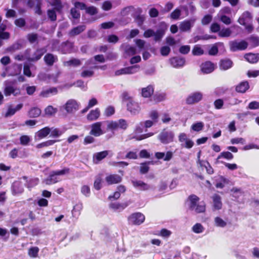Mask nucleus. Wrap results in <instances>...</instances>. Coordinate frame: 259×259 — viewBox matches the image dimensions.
I'll use <instances>...</instances> for the list:
<instances>
[{"instance_id":"obj_1","label":"nucleus","mask_w":259,"mask_h":259,"mask_svg":"<svg viewBox=\"0 0 259 259\" xmlns=\"http://www.w3.org/2000/svg\"><path fill=\"white\" fill-rule=\"evenodd\" d=\"M187 202L190 210L199 213L204 212L206 209V205L204 201L199 202V198L195 195L189 196Z\"/></svg>"},{"instance_id":"obj_2","label":"nucleus","mask_w":259,"mask_h":259,"mask_svg":"<svg viewBox=\"0 0 259 259\" xmlns=\"http://www.w3.org/2000/svg\"><path fill=\"white\" fill-rule=\"evenodd\" d=\"M167 29V25L166 23L161 22L159 24L158 28L156 31L151 29H148L144 32L143 35L146 38L153 36L155 41H159L161 40Z\"/></svg>"},{"instance_id":"obj_3","label":"nucleus","mask_w":259,"mask_h":259,"mask_svg":"<svg viewBox=\"0 0 259 259\" xmlns=\"http://www.w3.org/2000/svg\"><path fill=\"white\" fill-rule=\"evenodd\" d=\"M108 130L114 132L119 129L125 130L127 127L126 121L123 119L117 121H107L105 122Z\"/></svg>"},{"instance_id":"obj_4","label":"nucleus","mask_w":259,"mask_h":259,"mask_svg":"<svg viewBox=\"0 0 259 259\" xmlns=\"http://www.w3.org/2000/svg\"><path fill=\"white\" fill-rule=\"evenodd\" d=\"M15 82V81L10 80H6L4 82V85L5 86L4 94L5 96H9L11 94H13L15 96H16L20 94V89L12 85Z\"/></svg>"},{"instance_id":"obj_5","label":"nucleus","mask_w":259,"mask_h":259,"mask_svg":"<svg viewBox=\"0 0 259 259\" xmlns=\"http://www.w3.org/2000/svg\"><path fill=\"white\" fill-rule=\"evenodd\" d=\"M174 136L172 132L164 130L158 135V139L162 143L166 144L173 141Z\"/></svg>"},{"instance_id":"obj_6","label":"nucleus","mask_w":259,"mask_h":259,"mask_svg":"<svg viewBox=\"0 0 259 259\" xmlns=\"http://www.w3.org/2000/svg\"><path fill=\"white\" fill-rule=\"evenodd\" d=\"M145 216L140 212L132 214L128 218V223L133 225H140L145 220Z\"/></svg>"},{"instance_id":"obj_7","label":"nucleus","mask_w":259,"mask_h":259,"mask_svg":"<svg viewBox=\"0 0 259 259\" xmlns=\"http://www.w3.org/2000/svg\"><path fill=\"white\" fill-rule=\"evenodd\" d=\"M63 107L67 112L74 113L79 109L80 104L74 99H70L66 102Z\"/></svg>"},{"instance_id":"obj_8","label":"nucleus","mask_w":259,"mask_h":259,"mask_svg":"<svg viewBox=\"0 0 259 259\" xmlns=\"http://www.w3.org/2000/svg\"><path fill=\"white\" fill-rule=\"evenodd\" d=\"M139 65H134L121 68L115 72V75L119 76L125 74H132L137 72L139 70Z\"/></svg>"},{"instance_id":"obj_9","label":"nucleus","mask_w":259,"mask_h":259,"mask_svg":"<svg viewBox=\"0 0 259 259\" xmlns=\"http://www.w3.org/2000/svg\"><path fill=\"white\" fill-rule=\"evenodd\" d=\"M142 126V123H140V124L136 126L134 131V134L135 135L131 137V139H135L136 140L140 141L153 136V134L152 133H149L148 134L141 135L140 136H137L136 134L141 133L143 132Z\"/></svg>"},{"instance_id":"obj_10","label":"nucleus","mask_w":259,"mask_h":259,"mask_svg":"<svg viewBox=\"0 0 259 259\" xmlns=\"http://www.w3.org/2000/svg\"><path fill=\"white\" fill-rule=\"evenodd\" d=\"M178 138L179 142L181 143V146L186 148H191L194 144L192 140L187 138V136L185 133H180Z\"/></svg>"},{"instance_id":"obj_11","label":"nucleus","mask_w":259,"mask_h":259,"mask_svg":"<svg viewBox=\"0 0 259 259\" xmlns=\"http://www.w3.org/2000/svg\"><path fill=\"white\" fill-rule=\"evenodd\" d=\"M230 50L235 52L238 50H244L247 47L248 44L244 40L238 41L236 40L230 42Z\"/></svg>"},{"instance_id":"obj_12","label":"nucleus","mask_w":259,"mask_h":259,"mask_svg":"<svg viewBox=\"0 0 259 259\" xmlns=\"http://www.w3.org/2000/svg\"><path fill=\"white\" fill-rule=\"evenodd\" d=\"M103 122H97L91 125V130L90 134L96 137L100 136L105 133L102 129V125Z\"/></svg>"},{"instance_id":"obj_13","label":"nucleus","mask_w":259,"mask_h":259,"mask_svg":"<svg viewBox=\"0 0 259 259\" xmlns=\"http://www.w3.org/2000/svg\"><path fill=\"white\" fill-rule=\"evenodd\" d=\"M211 204L213 211L218 210L222 208L223 203L221 197L217 194H213L211 197Z\"/></svg>"},{"instance_id":"obj_14","label":"nucleus","mask_w":259,"mask_h":259,"mask_svg":"<svg viewBox=\"0 0 259 259\" xmlns=\"http://www.w3.org/2000/svg\"><path fill=\"white\" fill-rule=\"evenodd\" d=\"M121 49L124 51L125 58L135 55L140 52V50L137 52L135 47L130 46L128 44H123L120 47Z\"/></svg>"},{"instance_id":"obj_15","label":"nucleus","mask_w":259,"mask_h":259,"mask_svg":"<svg viewBox=\"0 0 259 259\" xmlns=\"http://www.w3.org/2000/svg\"><path fill=\"white\" fill-rule=\"evenodd\" d=\"M127 110L131 112V114L136 115L138 114L140 110L141 107L139 104L134 101H130L126 104Z\"/></svg>"},{"instance_id":"obj_16","label":"nucleus","mask_w":259,"mask_h":259,"mask_svg":"<svg viewBox=\"0 0 259 259\" xmlns=\"http://www.w3.org/2000/svg\"><path fill=\"white\" fill-rule=\"evenodd\" d=\"M252 20V17L251 13L248 11H245L239 18L238 22L242 25H246L251 23Z\"/></svg>"},{"instance_id":"obj_17","label":"nucleus","mask_w":259,"mask_h":259,"mask_svg":"<svg viewBox=\"0 0 259 259\" xmlns=\"http://www.w3.org/2000/svg\"><path fill=\"white\" fill-rule=\"evenodd\" d=\"M203 95L200 92H195L191 94L186 99V102L188 104H193L201 101L202 99Z\"/></svg>"},{"instance_id":"obj_18","label":"nucleus","mask_w":259,"mask_h":259,"mask_svg":"<svg viewBox=\"0 0 259 259\" xmlns=\"http://www.w3.org/2000/svg\"><path fill=\"white\" fill-rule=\"evenodd\" d=\"M195 21V19H193L182 22L179 25L180 30L183 32L189 31L193 27Z\"/></svg>"},{"instance_id":"obj_19","label":"nucleus","mask_w":259,"mask_h":259,"mask_svg":"<svg viewBox=\"0 0 259 259\" xmlns=\"http://www.w3.org/2000/svg\"><path fill=\"white\" fill-rule=\"evenodd\" d=\"M200 67L202 72L206 74L212 72L215 68L214 64L210 61L202 63Z\"/></svg>"},{"instance_id":"obj_20","label":"nucleus","mask_w":259,"mask_h":259,"mask_svg":"<svg viewBox=\"0 0 259 259\" xmlns=\"http://www.w3.org/2000/svg\"><path fill=\"white\" fill-rule=\"evenodd\" d=\"M46 51L47 50L45 48L37 49L28 58V60L32 62L37 61L41 58Z\"/></svg>"},{"instance_id":"obj_21","label":"nucleus","mask_w":259,"mask_h":259,"mask_svg":"<svg viewBox=\"0 0 259 259\" xmlns=\"http://www.w3.org/2000/svg\"><path fill=\"white\" fill-rule=\"evenodd\" d=\"M23 107V104H18L16 107H14L12 105H9L8 106V109L7 112L5 113L4 116L5 117H8L15 114V113L20 110Z\"/></svg>"},{"instance_id":"obj_22","label":"nucleus","mask_w":259,"mask_h":259,"mask_svg":"<svg viewBox=\"0 0 259 259\" xmlns=\"http://www.w3.org/2000/svg\"><path fill=\"white\" fill-rule=\"evenodd\" d=\"M12 194L14 195L21 194L24 191L22 184L19 181L14 182L12 185Z\"/></svg>"},{"instance_id":"obj_23","label":"nucleus","mask_w":259,"mask_h":259,"mask_svg":"<svg viewBox=\"0 0 259 259\" xmlns=\"http://www.w3.org/2000/svg\"><path fill=\"white\" fill-rule=\"evenodd\" d=\"M105 180L108 185H112L120 183L122 178L118 175H110L106 177Z\"/></svg>"},{"instance_id":"obj_24","label":"nucleus","mask_w":259,"mask_h":259,"mask_svg":"<svg viewBox=\"0 0 259 259\" xmlns=\"http://www.w3.org/2000/svg\"><path fill=\"white\" fill-rule=\"evenodd\" d=\"M51 132V128L45 127L35 133V139L40 140L46 137Z\"/></svg>"},{"instance_id":"obj_25","label":"nucleus","mask_w":259,"mask_h":259,"mask_svg":"<svg viewBox=\"0 0 259 259\" xmlns=\"http://www.w3.org/2000/svg\"><path fill=\"white\" fill-rule=\"evenodd\" d=\"M57 89L55 87H52L49 89L42 90L40 93L39 96L42 98H48L51 95L57 94Z\"/></svg>"},{"instance_id":"obj_26","label":"nucleus","mask_w":259,"mask_h":259,"mask_svg":"<svg viewBox=\"0 0 259 259\" xmlns=\"http://www.w3.org/2000/svg\"><path fill=\"white\" fill-rule=\"evenodd\" d=\"M173 156V153L171 151H167L166 153L164 152H156L155 157L158 159H163L164 161L170 160Z\"/></svg>"},{"instance_id":"obj_27","label":"nucleus","mask_w":259,"mask_h":259,"mask_svg":"<svg viewBox=\"0 0 259 259\" xmlns=\"http://www.w3.org/2000/svg\"><path fill=\"white\" fill-rule=\"evenodd\" d=\"M73 45L72 42L67 41L62 43L60 47L59 50L63 54L70 53L72 52Z\"/></svg>"},{"instance_id":"obj_28","label":"nucleus","mask_w":259,"mask_h":259,"mask_svg":"<svg viewBox=\"0 0 259 259\" xmlns=\"http://www.w3.org/2000/svg\"><path fill=\"white\" fill-rule=\"evenodd\" d=\"M171 65L175 68H179L183 67L185 63V61L183 58L179 57H174L170 60Z\"/></svg>"},{"instance_id":"obj_29","label":"nucleus","mask_w":259,"mask_h":259,"mask_svg":"<svg viewBox=\"0 0 259 259\" xmlns=\"http://www.w3.org/2000/svg\"><path fill=\"white\" fill-rule=\"evenodd\" d=\"M132 183L135 188L142 191L147 190L150 188L149 185L142 181H132Z\"/></svg>"},{"instance_id":"obj_30","label":"nucleus","mask_w":259,"mask_h":259,"mask_svg":"<svg viewBox=\"0 0 259 259\" xmlns=\"http://www.w3.org/2000/svg\"><path fill=\"white\" fill-rule=\"evenodd\" d=\"M108 154V151L97 152L93 155V162L98 164L101 160L105 158Z\"/></svg>"},{"instance_id":"obj_31","label":"nucleus","mask_w":259,"mask_h":259,"mask_svg":"<svg viewBox=\"0 0 259 259\" xmlns=\"http://www.w3.org/2000/svg\"><path fill=\"white\" fill-rule=\"evenodd\" d=\"M60 181L59 178L55 173L54 171H52L49 177L44 181V182L47 185H51L56 183Z\"/></svg>"},{"instance_id":"obj_32","label":"nucleus","mask_w":259,"mask_h":259,"mask_svg":"<svg viewBox=\"0 0 259 259\" xmlns=\"http://www.w3.org/2000/svg\"><path fill=\"white\" fill-rule=\"evenodd\" d=\"M44 60L48 65L52 66L58 61V58L57 56L48 53L45 56Z\"/></svg>"},{"instance_id":"obj_33","label":"nucleus","mask_w":259,"mask_h":259,"mask_svg":"<svg viewBox=\"0 0 259 259\" xmlns=\"http://www.w3.org/2000/svg\"><path fill=\"white\" fill-rule=\"evenodd\" d=\"M154 92V88L152 85H148L141 90V95L144 98L150 97Z\"/></svg>"},{"instance_id":"obj_34","label":"nucleus","mask_w":259,"mask_h":259,"mask_svg":"<svg viewBox=\"0 0 259 259\" xmlns=\"http://www.w3.org/2000/svg\"><path fill=\"white\" fill-rule=\"evenodd\" d=\"M249 88V83L247 81L240 82L236 87V91L237 92L244 93Z\"/></svg>"},{"instance_id":"obj_35","label":"nucleus","mask_w":259,"mask_h":259,"mask_svg":"<svg viewBox=\"0 0 259 259\" xmlns=\"http://www.w3.org/2000/svg\"><path fill=\"white\" fill-rule=\"evenodd\" d=\"M233 65L232 61L228 59H223L220 61V67L222 70H226L230 68Z\"/></svg>"},{"instance_id":"obj_36","label":"nucleus","mask_w":259,"mask_h":259,"mask_svg":"<svg viewBox=\"0 0 259 259\" xmlns=\"http://www.w3.org/2000/svg\"><path fill=\"white\" fill-rule=\"evenodd\" d=\"M233 155L230 152H222L217 157L216 159V163H222V161H220V159L224 158L228 160H231L233 158Z\"/></svg>"},{"instance_id":"obj_37","label":"nucleus","mask_w":259,"mask_h":259,"mask_svg":"<svg viewBox=\"0 0 259 259\" xmlns=\"http://www.w3.org/2000/svg\"><path fill=\"white\" fill-rule=\"evenodd\" d=\"M100 115V111L99 108L91 110L87 115V118L90 120L97 119Z\"/></svg>"},{"instance_id":"obj_38","label":"nucleus","mask_w":259,"mask_h":259,"mask_svg":"<svg viewBox=\"0 0 259 259\" xmlns=\"http://www.w3.org/2000/svg\"><path fill=\"white\" fill-rule=\"evenodd\" d=\"M85 29V25H80L77 26L70 30L69 32V35L71 36L78 35L81 32L83 31Z\"/></svg>"},{"instance_id":"obj_39","label":"nucleus","mask_w":259,"mask_h":259,"mask_svg":"<svg viewBox=\"0 0 259 259\" xmlns=\"http://www.w3.org/2000/svg\"><path fill=\"white\" fill-rule=\"evenodd\" d=\"M127 205V203H112L110 204V207L114 210L121 211L124 209Z\"/></svg>"},{"instance_id":"obj_40","label":"nucleus","mask_w":259,"mask_h":259,"mask_svg":"<svg viewBox=\"0 0 259 259\" xmlns=\"http://www.w3.org/2000/svg\"><path fill=\"white\" fill-rule=\"evenodd\" d=\"M41 114V110L37 107L32 108L28 112V115L31 118L38 117Z\"/></svg>"},{"instance_id":"obj_41","label":"nucleus","mask_w":259,"mask_h":259,"mask_svg":"<svg viewBox=\"0 0 259 259\" xmlns=\"http://www.w3.org/2000/svg\"><path fill=\"white\" fill-rule=\"evenodd\" d=\"M58 109L51 105L47 106L45 109V114L47 116H52L57 112Z\"/></svg>"},{"instance_id":"obj_42","label":"nucleus","mask_w":259,"mask_h":259,"mask_svg":"<svg viewBox=\"0 0 259 259\" xmlns=\"http://www.w3.org/2000/svg\"><path fill=\"white\" fill-rule=\"evenodd\" d=\"M214 223L215 226L221 228H224L227 225V223L219 217H217L214 219Z\"/></svg>"},{"instance_id":"obj_43","label":"nucleus","mask_w":259,"mask_h":259,"mask_svg":"<svg viewBox=\"0 0 259 259\" xmlns=\"http://www.w3.org/2000/svg\"><path fill=\"white\" fill-rule=\"evenodd\" d=\"M231 34L232 30L230 28H223L218 33L219 36L222 37H228Z\"/></svg>"},{"instance_id":"obj_44","label":"nucleus","mask_w":259,"mask_h":259,"mask_svg":"<svg viewBox=\"0 0 259 259\" xmlns=\"http://www.w3.org/2000/svg\"><path fill=\"white\" fill-rule=\"evenodd\" d=\"M166 94L164 93H157L152 97V100L155 102H160L166 99Z\"/></svg>"},{"instance_id":"obj_45","label":"nucleus","mask_w":259,"mask_h":259,"mask_svg":"<svg viewBox=\"0 0 259 259\" xmlns=\"http://www.w3.org/2000/svg\"><path fill=\"white\" fill-rule=\"evenodd\" d=\"M245 59L251 63H254L258 61V58L257 55L254 54L249 53L246 54L244 56Z\"/></svg>"},{"instance_id":"obj_46","label":"nucleus","mask_w":259,"mask_h":259,"mask_svg":"<svg viewBox=\"0 0 259 259\" xmlns=\"http://www.w3.org/2000/svg\"><path fill=\"white\" fill-rule=\"evenodd\" d=\"M223 42H218L214 45L209 50V54L210 55H215L218 52V47H223Z\"/></svg>"},{"instance_id":"obj_47","label":"nucleus","mask_w":259,"mask_h":259,"mask_svg":"<svg viewBox=\"0 0 259 259\" xmlns=\"http://www.w3.org/2000/svg\"><path fill=\"white\" fill-rule=\"evenodd\" d=\"M64 65L67 66H78L81 65V61L77 59H72L65 62Z\"/></svg>"},{"instance_id":"obj_48","label":"nucleus","mask_w":259,"mask_h":259,"mask_svg":"<svg viewBox=\"0 0 259 259\" xmlns=\"http://www.w3.org/2000/svg\"><path fill=\"white\" fill-rule=\"evenodd\" d=\"M192 231L197 234L202 233L204 231V228L200 223H196L192 228Z\"/></svg>"},{"instance_id":"obj_49","label":"nucleus","mask_w":259,"mask_h":259,"mask_svg":"<svg viewBox=\"0 0 259 259\" xmlns=\"http://www.w3.org/2000/svg\"><path fill=\"white\" fill-rule=\"evenodd\" d=\"M114 113V107L112 106H109L105 108L104 111V115L106 117H110L113 115Z\"/></svg>"},{"instance_id":"obj_50","label":"nucleus","mask_w":259,"mask_h":259,"mask_svg":"<svg viewBox=\"0 0 259 259\" xmlns=\"http://www.w3.org/2000/svg\"><path fill=\"white\" fill-rule=\"evenodd\" d=\"M204 127V124L202 122H198L194 123L191 126V128L194 131L199 132L202 130Z\"/></svg>"},{"instance_id":"obj_51","label":"nucleus","mask_w":259,"mask_h":259,"mask_svg":"<svg viewBox=\"0 0 259 259\" xmlns=\"http://www.w3.org/2000/svg\"><path fill=\"white\" fill-rule=\"evenodd\" d=\"M219 19L226 25H229L232 23L231 19L226 15H217Z\"/></svg>"},{"instance_id":"obj_52","label":"nucleus","mask_w":259,"mask_h":259,"mask_svg":"<svg viewBox=\"0 0 259 259\" xmlns=\"http://www.w3.org/2000/svg\"><path fill=\"white\" fill-rule=\"evenodd\" d=\"M56 142V141L55 140H48L47 141L37 144L36 146V147L38 149H39L45 147H48L53 145Z\"/></svg>"},{"instance_id":"obj_53","label":"nucleus","mask_w":259,"mask_h":259,"mask_svg":"<svg viewBox=\"0 0 259 259\" xmlns=\"http://www.w3.org/2000/svg\"><path fill=\"white\" fill-rule=\"evenodd\" d=\"M204 51L199 46L196 45L192 50V54L195 56H199L203 54Z\"/></svg>"},{"instance_id":"obj_54","label":"nucleus","mask_w":259,"mask_h":259,"mask_svg":"<svg viewBox=\"0 0 259 259\" xmlns=\"http://www.w3.org/2000/svg\"><path fill=\"white\" fill-rule=\"evenodd\" d=\"M82 69H83V70L81 73V76L83 78L91 77L94 74V71L91 69L90 70L84 69L83 67L82 68Z\"/></svg>"},{"instance_id":"obj_55","label":"nucleus","mask_w":259,"mask_h":259,"mask_svg":"<svg viewBox=\"0 0 259 259\" xmlns=\"http://www.w3.org/2000/svg\"><path fill=\"white\" fill-rule=\"evenodd\" d=\"M228 183V181L225 178L221 177L220 178V181L217 182L215 184V187L217 188H223L224 187L225 185Z\"/></svg>"},{"instance_id":"obj_56","label":"nucleus","mask_w":259,"mask_h":259,"mask_svg":"<svg viewBox=\"0 0 259 259\" xmlns=\"http://www.w3.org/2000/svg\"><path fill=\"white\" fill-rule=\"evenodd\" d=\"M38 78L41 81L50 82L49 78L50 77L49 73H40L37 76Z\"/></svg>"},{"instance_id":"obj_57","label":"nucleus","mask_w":259,"mask_h":259,"mask_svg":"<svg viewBox=\"0 0 259 259\" xmlns=\"http://www.w3.org/2000/svg\"><path fill=\"white\" fill-rule=\"evenodd\" d=\"M30 141V138L27 135L22 136L20 138V144L22 145H27Z\"/></svg>"},{"instance_id":"obj_58","label":"nucleus","mask_w":259,"mask_h":259,"mask_svg":"<svg viewBox=\"0 0 259 259\" xmlns=\"http://www.w3.org/2000/svg\"><path fill=\"white\" fill-rule=\"evenodd\" d=\"M181 8L183 10L185 11L186 16H188L189 14L188 8L190 9V12L192 13L195 11V7L193 5L192 3H190L188 7L187 6H182Z\"/></svg>"},{"instance_id":"obj_59","label":"nucleus","mask_w":259,"mask_h":259,"mask_svg":"<svg viewBox=\"0 0 259 259\" xmlns=\"http://www.w3.org/2000/svg\"><path fill=\"white\" fill-rule=\"evenodd\" d=\"M247 109L250 110H256L259 109V102L253 101L250 102L247 107Z\"/></svg>"},{"instance_id":"obj_60","label":"nucleus","mask_w":259,"mask_h":259,"mask_svg":"<svg viewBox=\"0 0 259 259\" xmlns=\"http://www.w3.org/2000/svg\"><path fill=\"white\" fill-rule=\"evenodd\" d=\"M81 192L86 197H89L90 195V188L88 185H83L81 188Z\"/></svg>"},{"instance_id":"obj_61","label":"nucleus","mask_w":259,"mask_h":259,"mask_svg":"<svg viewBox=\"0 0 259 259\" xmlns=\"http://www.w3.org/2000/svg\"><path fill=\"white\" fill-rule=\"evenodd\" d=\"M38 250L37 247H31L29 249L28 254L31 257H35L37 256Z\"/></svg>"},{"instance_id":"obj_62","label":"nucleus","mask_w":259,"mask_h":259,"mask_svg":"<svg viewBox=\"0 0 259 259\" xmlns=\"http://www.w3.org/2000/svg\"><path fill=\"white\" fill-rule=\"evenodd\" d=\"M51 136L53 137H58L61 136L63 132L58 128H51Z\"/></svg>"},{"instance_id":"obj_63","label":"nucleus","mask_w":259,"mask_h":259,"mask_svg":"<svg viewBox=\"0 0 259 259\" xmlns=\"http://www.w3.org/2000/svg\"><path fill=\"white\" fill-rule=\"evenodd\" d=\"M150 163V162H148L146 163H143L141 164L140 166V172L142 174H146L147 173L149 169L148 166V164Z\"/></svg>"},{"instance_id":"obj_64","label":"nucleus","mask_w":259,"mask_h":259,"mask_svg":"<svg viewBox=\"0 0 259 259\" xmlns=\"http://www.w3.org/2000/svg\"><path fill=\"white\" fill-rule=\"evenodd\" d=\"M213 104L215 109H221L223 108L224 102L222 99H219L214 101Z\"/></svg>"}]
</instances>
